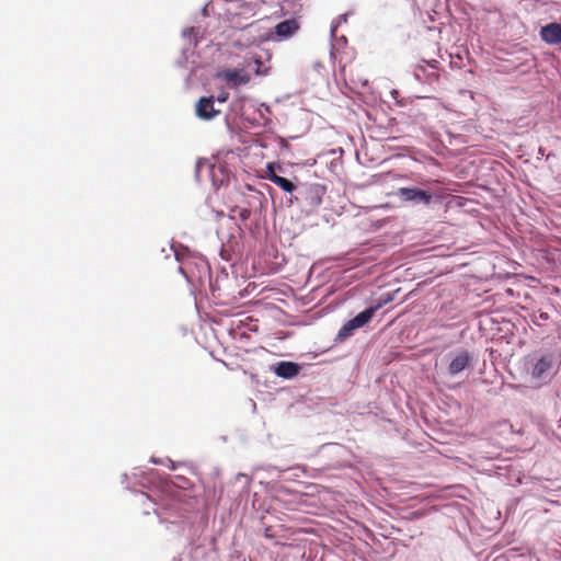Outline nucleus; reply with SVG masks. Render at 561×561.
<instances>
[{"label": "nucleus", "instance_id": "obj_18", "mask_svg": "<svg viewBox=\"0 0 561 561\" xmlns=\"http://www.w3.org/2000/svg\"><path fill=\"white\" fill-rule=\"evenodd\" d=\"M193 31H194V28H193V27H190V28L185 30V31L183 32V34H184V35H186L187 33H191V32H193Z\"/></svg>", "mask_w": 561, "mask_h": 561}, {"label": "nucleus", "instance_id": "obj_7", "mask_svg": "<svg viewBox=\"0 0 561 561\" xmlns=\"http://www.w3.org/2000/svg\"><path fill=\"white\" fill-rule=\"evenodd\" d=\"M299 365L293 362H279L274 371L278 377L290 379L299 374Z\"/></svg>", "mask_w": 561, "mask_h": 561}, {"label": "nucleus", "instance_id": "obj_1", "mask_svg": "<svg viewBox=\"0 0 561 561\" xmlns=\"http://www.w3.org/2000/svg\"><path fill=\"white\" fill-rule=\"evenodd\" d=\"M556 356L552 353L543 354L533 366L531 377L537 380L545 379L554 371Z\"/></svg>", "mask_w": 561, "mask_h": 561}, {"label": "nucleus", "instance_id": "obj_2", "mask_svg": "<svg viewBox=\"0 0 561 561\" xmlns=\"http://www.w3.org/2000/svg\"><path fill=\"white\" fill-rule=\"evenodd\" d=\"M398 195L404 202H415L423 205H430L433 199V195L428 191L417 187H401Z\"/></svg>", "mask_w": 561, "mask_h": 561}, {"label": "nucleus", "instance_id": "obj_5", "mask_svg": "<svg viewBox=\"0 0 561 561\" xmlns=\"http://www.w3.org/2000/svg\"><path fill=\"white\" fill-rule=\"evenodd\" d=\"M541 39L549 45L561 44V24L551 22L540 30Z\"/></svg>", "mask_w": 561, "mask_h": 561}, {"label": "nucleus", "instance_id": "obj_3", "mask_svg": "<svg viewBox=\"0 0 561 561\" xmlns=\"http://www.w3.org/2000/svg\"><path fill=\"white\" fill-rule=\"evenodd\" d=\"M214 103V96H202L196 103V115L205 121L215 118L219 115L220 111L215 108Z\"/></svg>", "mask_w": 561, "mask_h": 561}, {"label": "nucleus", "instance_id": "obj_17", "mask_svg": "<svg viewBox=\"0 0 561 561\" xmlns=\"http://www.w3.org/2000/svg\"><path fill=\"white\" fill-rule=\"evenodd\" d=\"M275 172V167L273 164L267 165V178Z\"/></svg>", "mask_w": 561, "mask_h": 561}, {"label": "nucleus", "instance_id": "obj_14", "mask_svg": "<svg viewBox=\"0 0 561 561\" xmlns=\"http://www.w3.org/2000/svg\"><path fill=\"white\" fill-rule=\"evenodd\" d=\"M232 213L237 214V216L242 220L245 221L249 219L251 211L248 208H241V207H234Z\"/></svg>", "mask_w": 561, "mask_h": 561}, {"label": "nucleus", "instance_id": "obj_8", "mask_svg": "<svg viewBox=\"0 0 561 561\" xmlns=\"http://www.w3.org/2000/svg\"><path fill=\"white\" fill-rule=\"evenodd\" d=\"M299 28V24L295 19L286 20L275 26V34L277 37L287 38L295 34Z\"/></svg>", "mask_w": 561, "mask_h": 561}, {"label": "nucleus", "instance_id": "obj_9", "mask_svg": "<svg viewBox=\"0 0 561 561\" xmlns=\"http://www.w3.org/2000/svg\"><path fill=\"white\" fill-rule=\"evenodd\" d=\"M217 78L226 80L228 83H231L232 87L249 82V77L242 76L238 70H224L217 73Z\"/></svg>", "mask_w": 561, "mask_h": 561}, {"label": "nucleus", "instance_id": "obj_6", "mask_svg": "<svg viewBox=\"0 0 561 561\" xmlns=\"http://www.w3.org/2000/svg\"><path fill=\"white\" fill-rule=\"evenodd\" d=\"M390 298L378 302L376 306L369 307L364 311L359 312L356 317L351 319L357 329L365 327L374 317L376 311L380 309L385 304L389 302Z\"/></svg>", "mask_w": 561, "mask_h": 561}, {"label": "nucleus", "instance_id": "obj_12", "mask_svg": "<svg viewBox=\"0 0 561 561\" xmlns=\"http://www.w3.org/2000/svg\"><path fill=\"white\" fill-rule=\"evenodd\" d=\"M357 330L354 322L352 320H348L345 322L342 328L339 330L336 335V341L343 342L346 339L351 337L354 334V331Z\"/></svg>", "mask_w": 561, "mask_h": 561}, {"label": "nucleus", "instance_id": "obj_15", "mask_svg": "<svg viewBox=\"0 0 561 561\" xmlns=\"http://www.w3.org/2000/svg\"><path fill=\"white\" fill-rule=\"evenodd\" d=\"M229 99V93L227 91H221L219 95L217 96V101L219 103H225Z\"/></svg>", "mask_w": 561, "mask_h": 561}, {"label": "nucleus", "instance_id": "obj_13", "mask_svg": "<svg viewBox=\"0 0 561 561\" xmlns=\"http://www.w3.org/2000/svg\"><path fill=\"white\" fill-rule=\"evenodd\" d=\"M425 66H428L430 68L436 70L438 68V66H439V62L436 59H432V60H424L423 59L422 62L419 64L415 67V70L424 72L425 71Z\"/></svg>", "mask_w": 561, "mask_h": 561}, {"label": "nucleus", "instance_id": "obj_10", "mask_svg": "<svg viewBox=\"0 0 561 561\" xmlns=\"http://www.w3.org/2000/svg\"><path fill=\"white\" fill-rule=\"evenodd\" d=\"M325 188L320 184H312L308 187L307 194L311 199V204L313 206H318L322 202V195L324 194Z\"/></svg>", "mask_w": 561, "mask_h": 561}, {"label": "nucleus", "instance_id": "obj_16", "mask_svg": "<svg viewBox=\"0 0 561 561\" xmlns=\"http://www.w3.org/2000/svg\"><path fill=\"white\" fill-rule=\"evenodd\" d=\"M438 79H439V75L437 72H432L428 75L430 81H438Z\"/></svg>", "mask_w": 561, "mask_h": 561}, {"label": "nucleus", "instance_id": "obj_4", "mask_svg": "<svg viewBox=\"0 0 561 561\" xmlns=\"http://www.w3.org/2000/svg\"><path fill=\"white\" fill-rule=\"evenodd\" d=\"M471 360L472 356L468 351H459L448 365L449 375L456 376L459 373L463 371L466 368L470 366Z\"/></svg>", "mask_w": 561, "mask_h": 561}, {"label": "nucleus", "instance_id": "obj_19", "mask_svg": "<svg viewBox=\"0 0 561 561\" xmlns=\"http://www.w3.org/2000/svg\"><path fill=\"white\" fill-rule=\"evenodd\" d=\"M540 317H541L542 319H547V318H548V317H547V314H543V313H542Z\"/></svg>", "mask_w": 561, "mask_h": 561}, {"label": "nucleus", "instance_id": "obj_11", "mask_svg": "<svg viewBox=\"0 0 561 561\" xmlns=\"http://www.w3.org/2000/svg\"><path fill=\"white\" fill-rule=\"evenodd\" d=\"M268 180L274 184L283 188L285 192L291 193L295 190V185L291 181L286 178L279 176L276 173H273L268 176Z\"/></svg>", "mask_w": 561, "mask_h": 561}]
</instances>
